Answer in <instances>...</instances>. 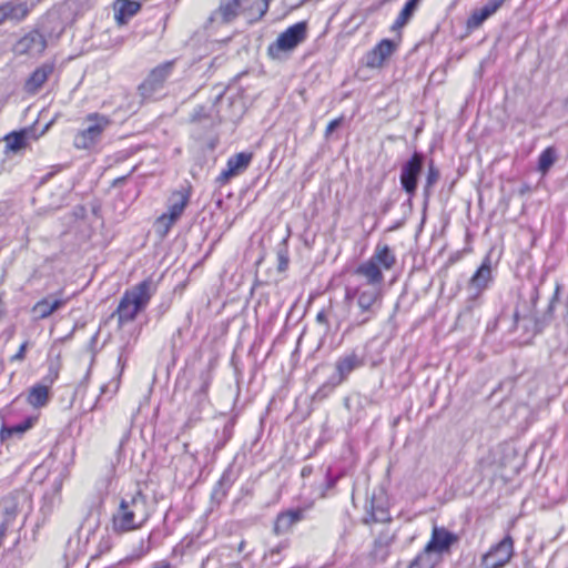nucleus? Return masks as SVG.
<instances>
[{"instance_id": "nucleus-25", "label": "nucleus", "mask_w": 568, "mask_h": 568, "mask_svg": "<svg viewBox=\"0 0 568 568\" xmlns=\"http://www.w3.org/2000/svg\"><path fill=\"white\" fill-rule=\"evenodd\" d=\"M49 400V386L37 384L31 387L28 395V403L33 407H42Z\"/></svg>"}, {"instance_id": "nucleus-39", "label": "nucleus", "mask_w": 568, "mask_h": 568, "mask_svg": "<svg viewBox=\"0 0 568 568\" xmlns=\"http://www.w3.org/2000/svg\"><path fill=\"white\" fill-rule=\"evenodd\" d=\"M108 388H109V385H103V386L101 387V389H100L101 395H102V394H104V393H106V392H108Z\"/></svg>"}, {"instance_id": "nucleus-5", "label": "nucleus", "mask_w": 568, "mask_h": 568, "mask_svg": "<svg viewBox=\"0 0 568 568\" xmlns=\"http://www.w3.org/2000/svg\"><path fill=\"white\" fill-rule=\"evenodd\" d=\"M111 120L103 114L91 113L84 120V128L80 130L73 140V145L79 150H89L95 146L103 132L110 126Z\"/></svg>"}, {"instance_id": "nucleus-11", "label": "nucleus", "mask_w": 568, "mask_h": 568, "mask_svg": "<svg viewBox=\"0 0 568 568\" xmlns=\"http://www.w3.org/2000/svg\"><path fill=\"white\" fill-rule=\"evenodd\" d=\"M173 70V62H165L154 68L144 82L140 85L141 94L151 98L158 94L170 78Z\"/></svg>"}, {"instance_id": "nucleus-34", "label": "nucleus", "mask_w": 568, "mask_h": 568, "mask_svg": "<svg viewBox=\"0 0 568 568\" xmlns=\"http://www.w3.org/2000/svg\"><path fill=\"white\" fill-rule=\"evenodd\" d=\"M316 320L318 323L326 324L327 323V314L325 311H322L317 314Z\"/></svg>"}, {"instance_id": "nucleus-41", "label": "nucleus", "mask_w": 568, "mask_h": 568, "mask_svg": "<svg viewBox=\"0 0 568 568\" xmlns=\"http://www.w3.org/2000/svg\"><path fill=\"white\" fill-rule=\"evenodd\" d=\"M97 404H98V400L95 402V404H93V406L91 407V409L95 408V407H97Z\"/></svg>"}, {"instance_id": "nucleus-29", "label": "nucleus", "mask_w": 568, "mask_h": 568, "mask_svg": "<svg viewBox=\"0 0 568 568\" xmlns=\"http://www.w3.org/2000/svg\"><path fill=\"white\" fill-rule=\"evenodd\" d=\"M33 422H34L33 418H28L23 423H20L16 426L3 428L1 432V436H2V438H4L6 435L10 436L12 434H23L24 432H27L28 429H30L32 427Z\"/></svg>"}, {"instance_id": "nucleus-17", "label": "nucleus", "mask_w": 568, "mask_h": 568, "mask_svg": "<svg viewBox=\"0 0 568 568\" xmlns=\"http://www.w3.org/2000/svg\"><path fill=\"white\" fill-rule=\"evenodd\" d=\"M395 50V44L390 40H382L366 58V64L369 68H379L384 64Z\"/></svg>"}, {"instance_id": "nucleus-13", "label": "nucleus", "mask_w": 568, "mask_h": 568, "mask_svg": "<svg viewBox=\"0 0 568 568\" xmlns=\"http://www.w3.org/2000/svg\"><path fill=\"white\" fill-rule=\"evenodd\" d=\"M457 541L456 535L444 527L434 526L430 540L425 546L429 551L436 552L443 560V555L448 554L450 547Z\"/></svg>"}, {"instance_id": "nucleus-3", "label": "nucleus", "mask_w": 568, "mask_h": 568, "mask_svg": "<svg viewBox=\"0 0 568 568\" xmlns=\"http://www.w3.org/2000/svg\"><path fill=\"white\" fill-rule=\"evenodd\" d=\"M155 291L156 285L152 280H145L128 290L116 308L120 324L133 321L140 312L145 310Z\"/></svg>"}, {"instance_id": "nucleus-16", "label": "nucleus", "mask_w": 568, "mask_h": 568, "mask_svg": "<svg viewBox=\"0 0 568 568\" xmlns=\"http://www.w3.org/2000/svg\"><path fill=\"white\" fill-rule=\"evenodd\" d=\"M503 3L504 0H489L483 8L474 10L467 20V28L470 30L478 29Z\"/></svg>"}, {"instance_id": "nucleus-15", "label": "nucleus", "mask_w": 568, "mask_h": 568, "mask_svg": "<svg viewBox=\"0 0 568 568\" xmlns=\"http://www.w3.org/2000/svg\"><path fill=\"white\" fill-rule=\"evenodd\" d=\"M252 153L241 152L227 160L226 169L221 172L219 175V181L221 183H227L232 178L242 174L252 161Z\"/></svg>"}, {"instance_id": "nucleus-18", "label": "nucleus", "mask_w": 568, "mask_h": 568, "mask_svg": "<svg viewBox=\"0 0 568 568\" xmlns=\"http://www.w3.org/2000/svg\"><path fill=\"white\" fill-rule=\"evenodd\" d=\"M67 301L68 300L57 297L55 295H49L34 304L32 313L37 318H47L53 312L64 306Z\"/></svg>"}, {"instance_id": "nucleus-31", "label": "nucleus", "mask_w": 568, "mask_h": 568, "mask_svg": "<svg viewBox=\"0 0 568 568\" xmlns=\"http://www.w3.org/2000/svg\"><path fill=\"white\" fill-rule=\"evenodd\" d=\"M29 346V342H24L19 351L11 357V362H22L26 358V352Z\"/></svg>"}, {"instance_id": "nucleus-28", "label": "nucleus", "mask_w": 568, "mask_h": 568, "mask_svg": "<svg viewBox=\"0 0 568 568\" xmlns=\"http://www.w3.org/2000/svg\"><path fill=\"white\" fill-rule=\"evenodd\" d=\"M555 159H556V156H555L554 150L550 148L546 149L539 156V161H538L539 171H541L545 174L550 169V166L554 164Z\"/></svg>"}, {"instance_id": "nucleus-14", "label": "nucleus", "mask_w": 568, "mask_h": 568, "mask_svg": "<svg viewBox=\"0 0 568 568\" xmlns=\"http://www.w3.org/2000/svg\"><path fill=\"white\" fill-rule=\"evenodd\" d=\"M45 47L44 37L38 31H31L14 44L13 50L17 54L37 55L42 53Z\"/></svg>"}, {"instance_id": "nucleus-2", "label": "nucleus", "mask_w": 568, "mask_h": 568, "mask_svg": "<svg viewBox=\"0 0 568 568\" xmlns=\"http://www.w3.org/2000/svg\"><path fill=\"white\" fill-rule=\"evenodd\" d=\"M396 264V256L387 244H377L372 256L361 263L354 274L362 278L361 285L383 288L384 271H389Z\"/></svg>"}, {"instance_id": "nucleus-23", "label": "nucleus", "mask_w": 568, "mask_h": 568, "mask_svg": "<svg viewBox=\"0 0 568 568\" xmlns=\"http://www.w3.org/2000/svg\"><path fill=\"white\" fill-rule=\"evenodd\" d=\"M301 518L302 513L300 510H291L278 515L274 526L275 532L281 534L287 531L294 524L300 521Z\"/></svg>"}, {"instance_id": "nucleus-1", "label": "nucleus", "mask_w": 568, "mask_h": 568, "mask_svg": "<svg viewBox=\"0 0 568 568\" xmlns=\"http://www.w3.org/2000/svg\"><path fill=\"white\" fill-rule=\"evenodd\" d=\"M151 516L148 499L141 493L121 499L112 515V529L125 534L142 528Z\"/></svg>"}, {"instance_id": "nucleus-8", "label": "nucleus", "mask_w": 568, "mask_h": 568, "mask_svg": "<svg viewBox=\"0 0 568 568\" xmlns=\"http://www.w3.org/2000/svg\"><path fill=\"white\" fill-rule=\"evenodd\" d=\"M306 22H298L282 32L276 42L270 45L268 53L273 58H281L282 53L293 51L306 38Z\"/></svg>"}, {"instance_id": "nucleus-24", "label": "nucleus", "mask_w": 568, "mask_h": 568, "mask_svg": "<svg viewBox=\"0 0 568 568\" xmlns=\"http://www.w3.org/2000/svg\"><path fill=\"white\" fill-rule=\"evenodd\" d=\"M440 561L442 559L436 552L424 548V550L409 564L408 568H435Z\"/></svg>"}, {"instance_id": "nucleus-38", "label": "nucleus", "mask_w": 568, "mask_h": 568, "mask_svg": "<svg viewBox=\"0 0 568 568\" xmlns=\"http://www.w3.org/2000/svg\"><path fill=\"white\" fill-rule=\"evenodd\" d=\"M152 568H171V566L166 561H160V562H156Z\"/></svg>"}, {"instance_id": "nucleus-22", "label": "nucleus", "mask_w": 568, "mask_h": 568, "mask_svg": "<svg viewBox=\"0 0 568 568\" xmlns=\"http://www.w3.org/2000/svg\"><path fill=\"white\" fill-rule=\"evenodd\" d=\"M140 9V4L130 0H118L114 4L115 18L120 23H125Z\"/></svg>"}, {"instance_id": "nucleus-27", "label": "nucleus", "mask_w": 568, "mask_h": 568, "mask_svg": "<svg viewBox=\"0 0 568 568\" xmlns=\"http://www.w3.org/2000/svg\"><path fill=\"white\" fill-rule=\"evenodd\" d=\"M6 145L10 151L17 152L24 148L26 145V134L24 132L20 133H11L6 136Z\"/></svg>"}, {"instance_id": "nucleus-20", "label": "nucleus", "mask_w": 568, "mask_h": 568, "mask_svg": "<svg viewBox=\"0 0 568 568\" xmlns=\"http://www.w3.org/2000/svg\"><path fill=\"white\" fill-rule=\"evenodd\" d=\"M491 281V266L489 257H486L477 270V272L470 278L469 286L471 290H475L477 293L484 291L489 282Z\"/></svg>"}, {"instance_id": "nucleus-37", "label": "nucleus", "mask_w": 568, "mask_h": 568, "mask_svg": "<svg viewBox=\"0 0 568 568\" xmlns=\"http://www.w3.org/2000/svg\"><path fill=\"white\" fill-rule=\"evenodd\" d=\"M307 0H296L294 2L288 3L291 9H295L301 7L303 3H305Z\"/></svg>"}, {"instance_id": "nucleus-40", "label": "nucleus", "mask_w": 568, "mask_h": 568, "mask_svg": "<svg viewBox=\"0 0 568 568\" xmlns=\"http://www.w3.org/2000/svg\"><path fill=\"white\" fill-rule=\"evenodd\" d=\"M118 388H119V385H118V383H115L113 393L116 392Z\"/></svg>"}, {"instance_id": "nucleus-10", "label": "nucleus", "mask_w": 568, "mask_h": 568, "mask_svg": "<svg viewBox=\"0 0 568 568\" xmlns=\"http://www.w3.org/2000/svg\"><path fill=\"white\" fill-rule=\"evenodd\" d=\"M40 0H10L0 4V26L7 21L24 20Z\"/></svg>"}, {"instance_id": "nucleus-35", "label": "nucleus", "mask_w": 568, "mask_h": 568, "mask_svg": "<svg viewBox=\"0 0 568 568\" xmlns=\"http://www.w3.org/2000/svg\"><path fill=\"white\" fill-rule=\"evenodd\" d=\"M559 290H560V287H559V285H557L556 291H555V295H554V297H552V300H551V302L549 304V311L554 310L555 302L557 301V298L559 296Z\"/></svg>"}, {"instance_id": "nucleus-6", "label": "nucleus", "mask_w": 568, "mask_h": 568, "mask_svg": "<svg viewBox=\"0 0 568 568\" xmlns=\"http://www.w3.org/2000/svg\"><path fill=\"white\" fill-rule=\"evenodd\" d=\"M347 298H356V304L361 311V318L356 322L357 326L367 323L379 307L383 298V288L358 285L346 293Z\"/></svg>"}, {"instance_id": "nucleus-26", "label": "nucleus", "mask_w": 568, "mask_h": 568, "mask_svg": "<svg viewBox=\"0 0 568 568\" xmlns=\"http://www.w3.org/2000/svg\"><path fill=\"white\" fill-rule=\"evenodd\" d=\"M419 1L420 0H409L405 4V7L398 14V17L393 26L394 29L402 28L408 22V20L413 16V12L415 11L416 7L418 6Z\"/></svg>"}, {"instance_id": "nucleus-7", "label": "nucleus", "mask_w": 568, "mask_h": 568, "mask_svg": "<svg viewBox=\"0 0 568 568\" xmlns=\"http://www.w3.org/2000/svg\"><path fill=\"white\" fill-rule=\"evenodd\" d=\"M189 203V195L184 191L172 193L168 202V212L163 213L155 222V231L160 236H165L172 225L180 219Z\"/></svg>"}, {"instance_id": "nucleus-12", "label": "nucleus", "mask_w": 568, "mask_h": 568, "mask_svg": "<svg viewBox=\"0 0 568 568\" xmlns=\"http://www.w3.org/2000/svg\"><path fill=\"white\" fill-rule=\"evenodd\" d=\"M423 165V156L419 153H414L412 159L403 164L400 171V184L403 189L413 195L417 189V179L420 174Z\"/></svg>"}, {"instance_id": "nucleus-21", "label": "nucleus", "mask_w": 568, "mask_h": 568, "mask_svg": "<svg viewBox=\"0 0 568 568\" xmlns=\"http://www.w3.org/2000/svg\"><path fill=\"white\" fill-rule=\"evenodd\" d=\"M53 67L50 64H43L38 68L26 83V90L28 92H37L48 80V77L52 73Z\"/></svg>"}, {"instance_id": "nucleus-33", "label": "nucleus", "mask_w": 568, "mask_h": 568, "mask_svg": "<svg viewBox=\"0 0 568 568\" xmlns=\"http://www.w3.org/2000/svg\"><path fill=\"white\" fill-rule=\"evenodd\" d=\"M375 555L379 556L381 560H384L387 557V549L376 544Z\"/></svg>"}, {"instance_id": "nucleus-32", "label": "nucleus", "mask_w": 568, "mask_h": 568, "mask_svg": "<svg viewBox=\"0 0 568 568\" xmlns=\"http://www.w3.org/2000/svg\"><path fill=\"white\" fill-rule=\"evenodd\" d=\"M342 123V118L331 121L326 128V135L333 133Z\"/></svg>"}, {"instance_id": "nucleus-30", "label": "nucleus", "mask_w": 568, "mask_h": 568, "mask_svg": "<svg viewBox=\"0 0 568 568\" xmlns=\"http://www.w3.org/2000/svg\"><path fill=\"white\" fill-rule=\"evenodd\" d=\"M439 179L438 170L430 163L426 178V189L432 187Z\"/></svg>"}, {"instance_id": "nucleus-36", "label": "nucleus", "mask_w": 568, "mask_h": 568, "mask_svg": "<svg viewBox=\"0 0 568 568\" xmlns=\"http://www.w3.org/2000/svg\"><path fill=\"white\" fill-rule=\"evenodd\" d=\"M149 547L148 546H144V541L142 540L141 541V551L139 554L135 555L136 558H140L142 556H144L148 551H149Z\"/></svg>"}, {"instance_id": "nucleus-19", "label": "nucleus", "mask_w": 568, "mask_h": 568, "mask_svg": "<svg viewBox=\"0 0 568 568\" xmlns=\"http://www.w3.org/2000/svg\"><path fill=\"white\" fill-rule=\"evenodd\" d=\"M364 364L363 359L355 353L346 354L336 362L337 378L336 384L344 382L347 376Z\"/></svg>"}, {"instance_id": "nucleus-4", "label": "nucleus", "mask_w": 568, "mask_h": 568, "mask_svg": "<svg viewBox=\"0 0 568 568\" xmlns=\"http://www.w3.org/2000/svg\"><path fill=\"white\" fill-rule=\"evenodd\" d=\"M270 0H222L215 12L216 19L231 22L242 16L246 22L260 20L268 9Z\"/></svg>"}, {"instance_id": "nucleus-9", "label": "nucleus", "mask_w": 568, "mask_h": 568, "mask_svg": "<svg viewBox=\"0 0 568 568\" xmlns=\"http://www.w3.org/2000/svg\"><path fill=\"white\" fill-rule=\"evenodd\" d=\"M514 556V540L508 535L493 546L481 558L483 568H503Z\"/></svg>"}]
</instances>
